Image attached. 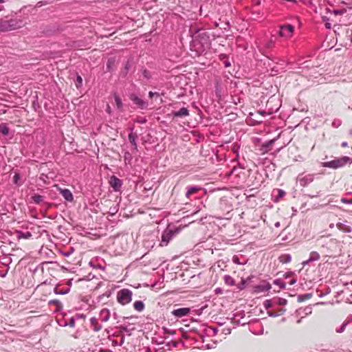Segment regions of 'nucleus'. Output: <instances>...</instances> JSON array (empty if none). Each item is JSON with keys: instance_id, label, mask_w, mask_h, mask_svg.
<instances>
[{"instance_id": "f257e3e1", "label": "nucleus", "mask_w": 352, "mask_h": 352, "mask_svg": "<svg viewBox=\"0 0 352 352\" xmlns=\"http://www.w3.org/2000/svg\"><path fill=\"white\" fill-rule=\"evenodd\" d=\"M197 35L192 36L190 43V50L195 52V55L199 56L206 53L211 46L212 40H214L217 36L206 31L196 30Z\"/></svg>"}, {"instance_id": "f03ea898", "label": "nucleus", "mask_w": 352, "mask_h": 352, "mask_svg": "<svg viewBox=\"0 0 352 352\" xmlns=\"http://www.w3.org/2000/svg\"><path fill=\"white\" fill-rule=\"evenodd\" d=\"M181 230L182 228L180 226L168 225L162 234L160 245L166 246L172 239L178 234Z\"/></svg>"}, {"instance_id": "7ed1b4c3", "label": "nucleus", "mask_w": 352, "mask_h": 352, "mask_svg": "<svg viewBox=\"0 0 352 352\" xmlns=\"http://www.w3.org/2000/svg\"><path fill=\"white\" fill-rule=\"evenodd\" d=\"M157 66L154 62H147L146 66H142L140 69V73L142 76V80H145V84L148 82L153 76L157 75Z\"/></svg>"}, {"instance_id": "20e7f679", "label": "nucleus", "mask_w": 352, "mask_h": 352, "mask_svg": "<svg viewBox=\"0 0 352 352\" xmlns=\"http://www.w3.org/2000/svg\"><path fill=\"white\" fill-rule=\"evenodd\" d=\"M348 162L352 163V159L348 156H343L329 162L321 163V166L332 169H338L344 166Z\"/></svg>"}, {"instance_id": "39448f33", "label": "nucleus", "mask_w": 352, "mask_h": 352, "mask_svg": "<svg viewBox=\"0 0 352 352\" xmlns=\"http://www.w3.org/2000/svg\"><path fill=\"white\" fill-rule=\"evenodd\" d=\"M21 20L10 19L3 21L0 23V30L3 32L16 30L22 25Z\"/></svg>"}, {"instance_id": "423d86ee", "label": "nucleus", "mask_w": 352, "mask_h": 352, "mask_svg": "<svg viewBox=\"0 0 352 352\" xmlns=\"http://www.w3.org/2000/svg\"><path fill=\"white\" fill-rule=\"evenodd\" d=\"M133 69H135V62L133 58L131 56L122 63V67L119 72V77L123 79L126 78L129 72Z\"/></svg>"}, {"instance_id": "0eeeda50", "label": "nucleus", "mask_w": 352, "mask_h": 352, "mask_svg": "<svg viewBox=\"0 0 352 352\" xmlns=\"http://www.w3.org/2000/svg\"><path fill=\"white\" fill-rule=\"evenodd\" d=\"M200 192L204 195L206 193V190L198 186H189L186 187L185 196L187 199H199L201 197Z\"/></svg>"}, {"instance_id": "6e6552de", "label": "nucleus", "mask_w": 352, "mask_h": 352, "mask_svg": "<svg viewBox=\"0 0 352 352\" xmlns=\"http://www.w3.org/2000/svg\"><path fill=\"white\" fill-rule=\"evenodd\" d=\"M294 26L289 23L282 24L279 25V30L277 34L279 37L285 39L290 38L294 33Z\"/></svg>"}, {"instance_id": "1a4fd4ad", "label": "nucleus", "mask_w": 352, "mask_h": 352, "mask_svg": "<svg viewBox=\"0 0 352 352\" xmlns=\"http://www.w3.org/2000/svg\"><path fill=\"white\" fill-rule=\"evenodd\" d=\"M132 292L129 289H122L118 292L117 301L122 305L129 304L132 300Z\"/></svg>"}, {"instance_id": "9d476101", "label": "nucleus", "mask_w": 352, "mask_h": 352, "mask_svg": "<svg viewBox=\"0 0 352 352\" xmlns=\"http://www.w3.org/2000/svg\"><path fill=\"white\" fill-rule=\"evenodd\" d=\"M129 99L132 101L133 104H135L138 109L140 110H146L148 109V103L140 98L135 94L129 95Z\"/></svg>"}, {"instance_id": "9b49d317", "label": "nucleus", "mask_w": 352, "mask_h": 352, "mask_svg": "<svg viewBox=\"0 0 352 352\" xmlns=\"http://www.w3.org/2000/svg\"><path fill=\"white\" fill-rule=\"evenodd\" d=\"M109 183L114 192L120 191L123 185V181L116 175H112L110 177Z\"/></svg>"}, {"instance_id": "f8f14e48", "label": "nucleus", "mask_w": 352, "mask_h": 352, "mask_svg": "<svg viewBox=\"0 0 352 352\" xmlns=\"http://www.w3.org/2000/svg\"><path fill=\"white\" fill-rule=\"evenodd\" d=\"M277 139L278 138H275L262 143L258 148L260 153L261 155H265L270 151L272 149L273 144L275 143Z\"/></svg>"}, {"instance_id": "ddd939ff", "label": "nucleus", "mask_w": 352, "mask_h": 352, "mask_svg": "<svg viewBox=\"0 0 352 352\" xmlns=\"http://www.w3.org/2000/svg\"><path fill=\"white\" fill-rule=\"evenodd\" d=\"M191 309L190 307H180L175 309L171 311V314L175 318H181L190 314Z\"/></svg>"}, {"instance_id": "4468645a", "label": "nucleus", "mask_w": 352, "mask_h": 352, "mask_svg": "<svg viewBox=\"0 0 352 352\" xmlns=\"http://www.w3.org/2000/svg\"><path fill=\"white\" fill-rule=\"evenodd\" d=\"M272 285L266 280H263L262 284L256 285L253 287L252 293L259 294L265 292H268L271 289Z\"/></svg>"}, {"instance_id": "2eb2a0df", "label": "nucleus", "mask_w": 352, "mask_h": 352, "mask_svg": "<svg viewBox=\"0 0 352 352\" xmlns=\"http://www.w3.org/2000/svg\"><path fill=\"white\" fill-rule=\"evenodd\" d=\"M190 115V111L187 107H182L177 111H172L170 116L173 118H185Z\"/></svg>"}, {"instance_id": "dca6fc26", "label": "nucleus", "mask_w": 352, "mask_h": 352, "mask_svg": "<svg viewBox=\"0 0 352 352\" xmlns=\"http://www.w3.org/2000/svg\"><path fill=\"white\" fill-rule=\"evenodd\" d=\"M58 190L67 201L72 202L74 201V195L69 189L58 187Z\"/></svg>"}, {"instance_id": "f3484780", "label": "nucleus", "mask_w": 352, "mask_h": 352, "mask_svg": "<svg viewBox=\"0 0 352 352\" xmlns=\"http://www.w3.org/2000/svg\"><path fill=\"white\" fill-rule=\"evenodd\" d=\"M314 179V174H308L302 177L298 176L299 184L301 186L305 187L311 184Z\"/></svg>"}, {"instance_id": "a211bd4d", "label": "nucleus", "mask_w": 352, "mask_h": 352, "mask_svg": "<svg viewBox=\"0 0 352 352\" xmlns=\"http://www.w3.org/2000/svg\"><path fill=\"white\" fill-rule=\"evenodd\" d=\"M42 32L46 36H52L58 32V28L55 25H46L43 27Z\"/></svg>"}, {"instance_id": "6ab92c4d", "label": "nucleus", "mask_w": 352, "mask_h": 352, "mask_svg": "<svg viewBox=\"0 0 352 352\" xmlns=\"http://www.w3.org/2000/svg\"><path fill=\"white\" fill-rule=\"evenodd\" d=\"M134 129H135L134 126H131L129 128L131 133L129 135V141L131 144V145L133 146L134 149H137L138 148V144H137L138 135L136 133L133 132Z\"/></svg>"}, {"instance_id": "aec40b11", "label": "nucleus", "mask_w": 352, "mask_h": 352, "mask_svg": "<svg viewBox=\"0 0 352 352\" xmlns=\"http://www.w3.org/2000/svg\"><path fill=\"white\" fill-rule=\"evenodd\" d=\"M254 278V276L250 275L248 278H241V281L239 284H237L236 287L239 291L244 289L248 284L252 282V279Z\"/></svg>"}, {"instance_id": "412c9836", "label": "nucleus", "mask_w": 352, "mask_h": 352, "mask_svg": "<svg viewBox=\"0 0 352 352\" xmlns=\"http://www.w3.org/2000/svg\"><path fill=\"white\" fill-rule=\"evenodd\" d=\"M110 315L109 309L104 308L100 311L99 317L102 322H107L110 318Z\"/></svg>"}, {"instance_id": "4be33fe9", "label": "nucleus", "mask_w": 352, "mask_h": 352, "mask_svg": "<svg viewBox=\"0 0 352 352\" xmlns=\"http://www.w3.org/2000/svg\"><path fill=\"white\" fill-rule=\"evenodd\" d=\"M117 328L120 332H124L128 336H131L132 335V331L135 329V327L130 328L128 326H126V324H120L117 327Z\"/></svg>"}, {"instance_id": "5701e85b", "label": "nucleus", "mask_w": 352, "mask_h": 352, "mask_svg": "<svg viewBox=\"0 0 352 352\" xmlns=\"http://www.w3.org/2000/svg\"><path fill=\"white\" fill-rule=\"evenodd\" d=\"M219 59L224 65L225 67H229L231 66V62L229 59V56L226 54H220L219 55Z\"/></svg>"}, {"instance_id": "b1692460", "label": "nucleus", "mask_w": 352, "mask_h": 352, "mask_svg": "<svg viewBox=\"0 0 352 352\" xmlns=\"http://www.w3.org/2000/svg\"><path fill=\"white\" fill-rule=\"evenodd\" d=\"M90 325L92 330L95 332H98L102 329V326L98 324V320L96 317L90 318Z\"/></svg>"}, {"instance_id": "393cba45", "label": "nucleus", "mask_w": 352, "mask_h": 352, "mask_svg": "<svg viewBox=\"0 0 352 352\" xmlns=\"http://www.w3.org/2000/svg\"><path fill=\"white\" fill-rule=\"evenodd\" d=\"M337 228L344 233H350L352 231V228L350 226L346 225L343 223H338L336 224Z\"/></svg>"}, {"instance_id": "a878e982", "label": "nucleus", "mask_w": 352, "mask_h": 352, "mask_svg": "<svg viewBox=\"0 0 352 352\" xmlns=\"http://www.w3.org/2000/svg\"><path fill=\"white\" fill-rule=\"evenodd\" d=\"M10 130L7 123L1 122L0 124V133L3 136H8L10 134Z\"/></svg>"}, {"instance_id": "bb28decb", "label": "nucleus", "mask_w": 352, "mask_h": 352, "mask_svg": "<svg viewBox=\"0 0 352 352\" xmlns=\"http://www.w3.org/2000/svg\"><path fill=\"white\" fill-rule=\"evenodd\" d=\"M16 236L19 239H30L32 234L30 231L23 232L22 230H16Z\"/></svg>"}, {"instance_id": "cd10ccee", "label": "nucleus", "mask_w": 352, "mask_h": 352, "mask_svg": "<svg viewBox=\"0 0 352 352\" xmlns=\"http://www.w3.org/2000/svg\"><path fill=\"white\" fill-rule=\"evenodd\" d=\"M276 192H277V194H276V195H275V194H274V192H273V197H274V199H273V200H274V202H276H276H278V201H279V200H280L281 198H283V197H285V194H286V193H285V190H283V189H280V188L276 189Z\"/></svg>"}, {"instance_id": "c85d7f7f", "label": "nucleus", "mask_w": 352, "mask_h": 352, "mask_svg": "<svg viewBox=\"0 0 352 352\" xmlns=\"http://www.w3.org/2000/svg\"><path fill=\"white\" fill-rule=\"evenodd\" d=\"M48 304L50 305H56V309H55V311L58 312V311H60L63 308V304L61 303V302L58 300V299H53V300H50L48 302Z\"/></svg>"}, {"instance_id": "c756f323", "label": "nucleus", "mask_w": 352, "mask_h": 352, "mask_svg": "<svg viewBox=\"0 0 352 352\" xmlns=\"http://www.w3.org/2000/svg\"><path fill=\"white\" fill-rule=\"evenodd\" d=\"M116 57H110L107 59L106 64L107 72H112L113 67L116 64Z\"/></svg>"}, {"instance_id": "7c9ffc66", "label": "nucleus", "mask_w": 352, "mask_h": 352, "mask_svg": "<svg viewBox=\"0 0 352 352\" xmlns=\"http://www.w3.org/2000/svg\"><path fill=\"white\" fill-rule=\"evenodd\" d=\"M133 308L138 311H142L145 308V305L142 300H136L133 302Z\"/></svg>"}, {"instance_id": "2f4dec72", "label": "nucleus", "mask_w": 352, "mask_h": 352, "mask_svg": "<svg viewBox=\"0 0 352 352\" xmlns=\"http://www.w3.org/2000/svg\"><path fill=\"white\" fill-rule=\"evenodd\" d=\"M275 42H276V37L275 36L272 35L270 38L269 40H267L265 44V47L267 50H270L274 47L275 46Z\"/></svg>"}, {"instance_id": "473e14b6", "label": "nucleus", "mask_w": 352, "mask_h": 352, "mask_svg": "<svg viewBox=\"0 0 352 352\" xmlns=\"http://www.w3.org/2000/svg\"><path fill=\"white\" fill-rule=\"evenodd\" d=\"M21 174L19 171L14 172V175L12 177V183L18 186H22L23 183L21 182Z\"/></svg>"}, {"instance_id": "72a5a7b5", "label": "nucleus", "mask_w": 352, "mask_h": 352, "mask_svg": "<svg viewBox=\"0 0 352 352\" xmlns=\"http://www.w3.org/2000/svg\"><path fill=\"white\" fill-rule=\"evenodd\" d=\"M113 98L116 104L118 109L122 111L123 110V103L121 98L116 94H114Z\"/></svg>"}, {"instance_id": "f704fd0d", "label": "nucleus", "mask_w": 352, "mask_h": 352, "mask_svg": "<svg viewBox=\"0 0 352 352\" xmlns=\"http://www.w3.org/2000/svg\"><path fill=\"white\" fill-rule=\"evenodd\" d=\"M224 283L228 286H234L236 284L235 280L230 275L223 276Z\"/></svg>"}, {"instance_id": "c9c22d12", "label": "nucleus", "mask_w": 352, "mask_h": 352, "mask_svg": "<svg viewBox=\"0 0 352 352\" xmlns=\"http://www.w3.org/2000/svg\"><path fill=\"white\" fill-rule=\"evenodd\" d=\"M313 294L312 293H306L303 294H300L298 296L297 300L298 302H302L307 300L310 299L312 297Z\"/></svg>"}, {"instance_id": "e433bc0d", "label": "nucleus", "mask_w": 352, "mask_h": 352, "mask_svg": "<svg viewBox=\"0 0 352 352\" xmlns=\"http://www.w3.org/2000/svg\"><path fill=\"white\" fill-rule=\"evenodd\" d=\"M278 259L282 263H287L291 261L292 256L289 254H283L279 256Z\"/></svg>"}, {"instance_id": "4c0bfd02", "label": "nucleus", "mask_w": 352, "mask_h": 352, "mask_svg": "<svg viewBox=\"0 0 352 352\" xmlns=\"http://www.w3.org/2000/svg\"><path fill=\"white\" fill-rule=\"evenodd\" d=\"M70 291V288H66V289H60L58 288V286L56 285L54 288V292L55 294H57V295H65V294H67Z\"/></svg>"}, {"instance_id": "58836bf2", "label": "nucleus", "mask_w": 352, "mask_h": 352, "mask_svg": "<svg viewBox=\"0 0 352 352\" xmlns=\"http://www.w3.org/2000/svg\"><path fill=\"white\" fill-rule=\"evenodd\" d=\"M31 199L32 201L36 204H40L43 199V196L39 194L35 193L32 197Z\"/></svg>"}, {"instance_id": "ea45409f", "label": "nucleus", "mask_w": 352, "mask_h": 352, "mask_svg": "<svg viewBox=\"0 0 352 352\" xmlns=\"http://www.w3.org/2000/svg\"><path fill=\"white\" fill-rule=\"evenodd\" d=\"M89 265L90 267H91L94 269H99V270H104V269H105L104 266H103L102 265H101L100 263H98L96 262V261H94V260H91L89 263Z\"/></svg>"}, {"instance_id": "a19ab883", "label": "nucleus", "mask_w": 352, "mask_h": 352, "mask_svg": "<svg viewBox=\"0 0 352 352\" xmlns=\"http://www.w3.org/2000/svg\"><path fill=\"white\" fill-rule=\"evenodd\" d=\"M274 305L285 306L287 305V300L283 298L276 297L274 298Z\"/></svg>"}, {"instance_id": "79ce46f5", "label": "nucleus", "mask_w": 352, "mask_h": 352, "mask_svg": "<svg viewBox=\"0 0 352 352\" xmlns=\"http://www.w3.org/2000/svg\"><path fill=\"white\" fill-rule=\"evenodd\" d=\"M230 175H234L236 177H238L239 178H241V175H243V178L245 177V173L243 171L239 170L236 167L232 168V169L230 172Z\"/></svg>"}, {"instance_id": "37998d69", "label": "nucleus", "mask_w": 352, "mask_h": 352, "mask_svg": "<svg viewBox=\"0 0 352 352\" xmlns=\"http://www.w3.org/2000/svg\"><path fill=\"white\" fill-rule=\"evenodd\" d=\"M75 86L78 89H80L82 87V78L78 73H76Z\"/></svg>"}, {"instance_id": "c03bdc74", "label": "nucleus", "mask_w": 352, "mask_h": 352, "mask_svg": "<svg viewBox=\"0 0 352 352\" xmlns=\"http://www.w3.org/2000/svg\"><path fill=\"white\" fill-rule=\"evenodd\" d=\"M320 254L317 252H311L310 253V255H309V261H311V262L313 261H318L320 259Z\"/></svg>"}, {"instance_id": "a18cd8bd", "label": "nucleus", "mask_w": 352, "mask_h": 352, "mask_svg": "<svg viewBox=\"0 0 352 352\" xmlns=\"http://www.w3.org/2000/svg\"><path fill=\"white\" fill-rule=\"evenodd\" d=\"M274 284L276 285L279 287L280 289H285L286 287V284L281 279L277 278L274 280Z\"/></svg>"}, {"instance_id": "49530a36", "label": "nucleus", "mask_w": 352, "mask_h": 352, "mask_svg": "<svg viewBox=\"0 0 352 352\" xmlns=\"http://www.w3.org/2000/svg\"><path fill=\"white\" fill-rule=\"evenodd\" d=\"M274 305V298L273 299H267L265 300L263 302L264 307L266 309H269L270 308L272 307V306Z\"/></svg>"}, {"instance_id": "de8ad7c7", "label": "nucleus", "mask_w": 352, "mask_h": 352, "mask_svg": "<svg viewBox=\"0 0 352 352\" xmlns=\"http://www.w3.org/2000/svg\"><path fill=\"white\" fill-rule=\"evenodd\" d=\"M56 322L60 327H67V322L65 320L63 316L60 318H56Z\"/></svg>"}, {"instance_id": "09e8293b", "label": "nucleus", "mask_w": 352, "mask_h": 352, "mask_svg": "<svg viewBox=\"0 0 352 352\" xmlns=\"http://www.w3.org/2000/svg\"><path fill=\"white\" fill-rule=\"evenodd\" d=\"M346 9H335L332 10V14L337 16V15H343L344 13H346Z\"/></svg>"}, {"instance_id": "8fccbe9b", "label": "nucleus", "mask_w": 352, "mask_h": 352, "mask_svg": "<svg viewBox=\"0 0 352 352\" xmlns=\"http://www.w3.org/2000/svg\"><path fill=\"white\" fill-rule=\"evenodd\" d=\"M347 324H348V322H344L339 328H337L336 329V331L338 333H341L344 332Z\"/></svg>"}, {"instance_id": "3c124183", "label": "nucleus", "mask_w": 352, "mask_h": 352, "mask_svg": "<svg viewBox=\"0 0 352 352\" xmlns=\"http://www.w3.org/2000/svg\"><path fill=\"white\" fill-rule=\"evenodd\" d=\"M135 122L141 124H145L147 122V119L146 117H138L135 120Z\"/></svg>"}, {"instance_id": "603ef678", "label": "nucleus", "mask_w": 352, "mask_h": 352, "mask_svg": "<svg viewBox=\"0 0 352 352\" xmlns=\"http://www.w3.org/2000/svg\"><path fill=\"white\" fill-rule=\"evenodd\" d=\"M341 124H342V120L340 119H335L332 122V124H331V125L333 128H338Z\"/></svg>"}, {"instance_id": "864d4df0", "label": "nucleus", "mask_w": 352, "mask_h": 352, "mask_svg": "<svg viewBox=\"0 0 352 352\" xmlns=\"http://www.w3.org/2000/svg\"><path fill=\"white\" fill-rule=\"evenodd\" d=\"M75 324H76V319H75V318L74 316L71 317L69 318V322H67V326L74 328L75 327Z\"/></svg>"}, {"instance_id": "5fc2aeb1", "label": "nucleus", "mask_w": 352, "mask_h": 352, "mask_svg": "<svg viewBox=\"0 0 352 352\" xmlns=\"http://www.w3.org/2000/svg\"><path fill=\"white\" fill-rule=\"evenodd\" d=\"M148 96L150 98H153L154 97L157 98L160 96V94L159 92H153L150 91L148 94Z\"/></svg>"}, {"instance_id": "6e6d98bb", "label": "nucleus", "mask_w": 352, "mask_h": 352, "mask_svg": "<svg viewBox=\"0 0 352 352\" xmlns=\"http://www.w3.org/2000/svg\"><path fill=\"white\" fill-rule=\"evenodd\" d=\"M32 107L34 109L35 111H37L38 109H40L41 107L38 104V98H36V100H34L33 102H32Z\"/></svg>"}, {"instance_id": "4d7b16f0", "label": "nucleus", "mask_w": 352, "mask_h": 352, "mask_svg": "<svg viewBox=\"0 0 352 352\" xmlns=\"http://www.w3.org/2000/svg\"><path fill=\"white\" fill-rule=\"evenodd\" d=\"M340 201L343 204H352V197L350 198V199H347V198H345V197H342L341 199H340Z\"/></svg>"}, {"instance_id": "13d9d810", "label": "nucleus", "mask_w": 352, "mask_h": 352, "mask_svg": "<svg viewBox=\"0 0 352 352\" xmlns=\"http://www.w3.org/2000/svg\"><path fill=\"white\" fill-rule=\"evenodd\" d=\"M111 290H108V291H107L104 294H102V295L99 296H98V299H99V300H101V299H102V298H103L104 296H107V298H109V297H110V296H111Z\"/></svg>"}, {"instance_id": "bf43d9fd", "label": "nucleus", "mask_w": 352, "mask_h": 352, "mask_svg": "<svg viewBox=\"0 0 352 352\" xmlns=\"http://www.w3.org/2000/svg\"><path fill=\"white\" fill-rule=\"evenodd\" d=\"M267 315L270 316V317H277L278 316V314L275 311H272V310H268L267 311Z\"/></svg>"}, {"instance_id": "052dcab7", "label": "nucleus", "mask_w": 352, "mask_h": 352, "mask_svg": "<svg viewBox=\"0 0 352 352\" xmlns=\"http://www.w3.org/2000/svg\"><path fill=\"white\" fill-rule=\"evenodd\" d=\"M75 319H85L86 315L84 314H77L75 316H74Z\"/></svg>"}, {"instance_id": "680f3d73", "label": "nucleus", "mask_w": 352, "mask_h": 352, "mask_svg": "<svg viewBox=\"0 0 352 352\" xmlns=\"http://www.w3.org/2000/svg\"><path fill=\"white\" fill-rule=\"evenodd\" d=\"M305 313L306 315L310 314L312 311V308L311 306H307L304 309Z\"/></svg>"}, {"instance_id": "e2e57ef3", "label": "nucleus", "mask_w": 352, "mask_h": 352, "mask_svg": "<svg viewBox=\"0 0 352 352\" xmlns=\"http://www.w3.org/2000/svg\"><path fill=\"white\" fill-rule=\"evenodd\" d=\"M232 261L236 264V265H242L243 263H241L239 261V258L237 256H234L232 258Z\"/></svg>"}, {"instance_id": "0e129e2a", "label": "nucleus", "mask_w": 352, "mask_h": 352, "mask_svg": "<svg viewBox=\"0 0 352 352\" xmlns=\"http://www.w3.org/2000/svg\"><path fill=\"white\" fill-rule=\"evenodd\" d=\"M46 3H47L46 1H38V2L36 3V6H35V7H36V8H40V7L43 6V5H45V4H46Z\"/></svg>"}, {"instance_id": "69168bd1", "label": "nucleus", "mask_w": 352, "mask_h": 352, "mask_svg": "<svg viewBox=\"0 0 352 352\" xmlns=\"http://www.w3.org/2000/svg\"><path fill=\"white\" fill-rule=\"evenodd\" d=\"M293 274H294L293 272H287L284 274L283 276H284V278H287L290 277Z\"/></svg>"}, {"instance_id": "338daca9", "label": "nucleus", "mask_w": 352, "mask_h": 352, "mask_svg": "<svg viewBox=\"0 0 352 352\" xmlns=\"http://www.w3.org/2000/svg\"><path fill=\"white\" fill-rule=\"evenodd\" d=\"M286 311V309L284 308H281L278 309L276 312L278 314V316L283 315Z\"/></svg>"}, {"instance_id": "774afa93", "label": "nucleus", "mask_w": 352, "mask_h": 352, "mask_svg": "<svg viewBox=\"0 0 352 352\" xmlns=\"http://www.w3.org/2000/svg\"><path fill=\"white\" fill-rule=\"evenodd\" d=\"M321 18H322V21L323 22H326L327 23V22H329V18L328 16H322Z\"/></svg>"}]
</instances>
